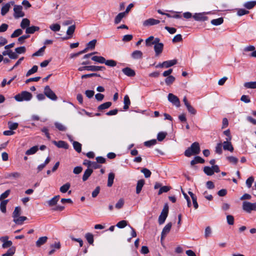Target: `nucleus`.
Returning a JSON list of instances; mask_svg holds the SVG:
<instances>
[{
    "label": "nucleus",
    "instance_id": "1",
    "mask_svg": "<svg viewBox=\"0 0 256 256\" xmlns=\"http://www.w3.org/2000/svg\"><path fill=\"white\" fill-rule=\"evenodd\" d=\"M200 151V144L198 142H194L184 152V155L187 157H190L192 155L198 154Z\"/></svg>",
    "mask_w": 256,
    "mask_h": 256
},
{
    "label": "nucleus",
    "instance_id": "2",
    "mask_svg": "<svg viewBox=\"0 0 256 256\" xmlns=\"http://www.w3.org/2000/svg\"><path fill=\"white\" fill-rule=\"evenodd\" d=\"M32 97V94L27 91H23L14 96V99L18 102L29 101Z\"/></svg>",
    "mask_w": 256,
    "mask_h": 256
},
{
    "label": "nucleus",
    "instance_id": "3",
    "mask_svg": "<svg viewBox=\"0 0 256 256\" xmlns=\"http://www.w3.org/2000/svg\"><path fill=\"white\" fill-rule=\"evenodd\" d=\"M160 40L159 38H155L154 40L152 42V44H154V50L156 56H158L160 54L164 48V44L162 42H160Z\"/></svg>",
    "mask_w": 256,
    "mask_h": 256
},
{
    "label": "nucleus",
    "instance_id": "4",
    "mask_svg": "<svg viewBox=\"0 0 256 256\" xmlns=\"http://www.w3.org/2000/svg\"><path fill=\"white\" fill-rule=\"evenodd\" d=\"M242 210L248 213H250L252 210L256 211V202L252 203L249 202L244 201L242 202Z\"/></svg>",
    "mask_w": 256,
    "mask_h": 256
},
{
    "label": "nucleus",
    "instance_id": "5",
    "mask_svg": "<svg viewBox=\"0 0 256 256\" xmlns=\"http://www.w3.org/2000/svg\"><path fill=\"white\" fill-rule=\"evenodd\" d=\"M168 206L167 204H165L160 216L158 217V223L160 224H163L168 215Z\"/></svg>",
    "mask_w": 256,
    "mask_h": 256
},
{
    "label": "nucleus",
    "instance_id": "6",
    "mask_svg": "<svg viewBox=\"0 0 256 256\" xmlns=\"http://www.w3.org/2000/svg\"><path fill=\"white\" fill-rule=\"evenodd\" d=\"M44 94L46 96L52 100L54 101L58 99L57 96L48 86H45L44 88Z\"/></svg>",
    "mask_w": 256,
    "mask_h": 256
},
{
    "label": "nucleus",
    "instance_id": "7",
    "mask_svg": "<svg viewBox=\"0 0 256 256\" xmlns=\"http://www.w3.org/2000/svg\"><path fill=\"white\" fill-rule=\"evenodd\" d=\"M22 7L20 5H15L14 8V16L16 18L23 17L24 16V12L22 11Z\"/></svg>",
    "mask_w": 256,
    "mask_h": 256
},
{
    "label": "nucleus",
    "instance_id": "8",
    "mask_svg": "<svg viewBox=\"0 0 256 256\" xmlns=\"http://www.w3.org/2000/svg\"><path fill=\"white\" fill-rule=\"evenodd\" d=\"M168 101L171 102L173 105L176 107L180 106V101L179 98L176 96L170 93L168 94Z\"/></svg>",
    "mask_w": 256,
    "mask_h": 256
},
{
    "label": "nucleus",
    "instance_id": "9",
    "mask_svg": "<svg viewBox=\"0 0 256 256\" xmlns=\"http://www.w3.org/2000/svg\"><path fill=\"white\" fill-rule=\"evenodd\" d=\"M160 21L153 18H150L143 22L142 25L144 26H149L158 24Z\"/></svg>",
    "mask_w": 256,
    "mask_h": 256
},
{
    "label": "nucleus",
    "instance_id": "10",
    "mask_svg": "<svg viewBox=\"0 0 256 256\" xmlns=\"http://www.w3.org/2000/svg\"><path fill=\"white\" fill-rule=\"evenodd\" d=\"M0 240L3 242L2 247L4 248L10 247L12 246V242L11 240H8V236H4L0 238Z\"/></svg>",
    "mask_w": 256,
    "mask_h": 256
},
{
    "label": "nucleus",
    "instance_id": "11",
    "mask_svg": "<svg viewBox=\"0 0 256 256\" xmlns=\"http://www.w3.org/2000/svg\"><path fill=\"white\" fill-rule=\"evenodd\" d=\"M76 29L75 25H72L68 28V29L66 31V34L68 36L63 37L62 38V40H66L72 37L73 34L74 32Z\"/></svg>",
    "mask_w": 256,
    "mask_h": 256
},
{
    "label": "nucleus",
    "instance_id": "12",
    "mask_svg": "<svg viewBox=\"0 0 256 256\" xmlns=\"http://www.w3.org/2000/svg\"><path fill=\"white\" fill-rule=\"evenodd\" d=\"M52 143L58 148H63L66 150L68 148V143L63 140H60L58 142L54 140Z\"/></svg>",
    "mask_w": 256,
    "mask_h": 256
},
{
    "label": "nucleus",
    "instance_id": "13",
    "mask_svg": "<svg viewBox=\"0 0 256 256\" xmlns=\"http://www.w3.org/2000/svg\"><path fill=\"white\" fill-rule=\"evenodd\" d=\"M172 226V224L171 222H169L165 226L161 233V238H164L170 232Z\"/></svg>",
    "mask_w": 256,
    "mask_h": 256
},
{
    "label": "nucleus",
    "instance_id": "14",
    "mask_svg": "<svg viewBox=\"0 0 256 256\" xmlns=\"http://www.w3.org/2000/svg\"><path fill=\"white\" fill-rule=\"evenodd\" d=\"M122 72L125 75L130 77H132L136 75L134 70L128 67L122 68Z\"/></svg>",
    "mask_w": 256,
    "mask_h": 256
},
{
    "label": "nucleus",
    "instance_id": "15",
    "mask_svg": "<svg viewBox=\"0 0 256 256\" xmlns=\"http://www.w3.org/2000/svg\"><path fill=\"white\" fill-rule=\"evenodd\" d=\"M10 3L12 5L14 4V2H8L4 5L1 9V14L2 16H4L9 11V10L10 8Z\"/></svg>",
    "mask_w": 256,
    "mask_h": 256
},
{
    "label": "nucleus",
    "instance_id": "16",
    "mask_svg": "<svg viewBox=\"0 0 256 256\" xmlns=\"http://www.w3.org/2000/svg\"><path fill=\"white\" fill-rule=\"evenodd\" d=\"M223 148L224 150H229L230 152H233L234 148L230 140H226L222 144Z\"/></svg>",
    "mask_w": 256,
    "mask_h": 256
},
{
    "label": "nucleus",
    "instance_id": "17",
    "mask_svg": "<svg viewBox=\"0 0 256 256\" xmlns=\"http://www.w3.org/2000/svg\"><path fill=\"white\" fill-rule=\"evenodd\" d=\"M48 237L46 236L40 237L36 242V245L38 248L40 247L44 244L48 240Z\"/></svg>",
    "mask_w": 256,
    "mask_h": 256
},
{
    "label": "nucleus",
    "instance_id": "18",
    "mask_svg": "<svg viewBox=\"0 0 256 256\" xmlns=\"http://www.w3.org/2000/svg\"><path fill=\"white\" fill-rule=\"evenodd\" d=\"M193 18L197 21H205L208 19V18L202 13L195 14L193 16Z\"/></svg>",
    "mask_w": 256,
    "mask_h": 256
},
{
    "label": "nucleus",
    "instance_id": "19",
    "mask_svg": "<svg viewBox=\"0 0 256 256\" xmlns=\"http://www.w3.org/2000/svg\"><path fill=\"white\" fill-rule=\"evenodd\" d=\"M93 172V170L91 168H88L84 172V174L82 176V180L84 182L88 180V178L91 176Z\"/></svg>",
    "mask_w": 256,
    "mask_h": 256
},
{
    "label": "nucleus",
    "instance_id": "20",
    "mask_svg": "<svg viewBox=\"0 0 256 256\" xmlns=\"http://www.w3.org/2000/svg\"><path fill=\"white\" fill-rule=\"evenodd\" d=\"M60 198V196L57 195V196H56L54 197H53L50 200H48L47 202V203H48V206H55L57 204L58 202V201Z\"/></svg>",
    "mask_w": 256,
    "mask_h": 256
},
{
    "label": "nucleus",
    "instance_id": "21",
    "mask_svg": "<svg viewBox=\"0 0 256 256\" xmlns=\"http://www.w3.org/2000/svg\"><path fill=\"white\" fill-rule=\"evenodd\" d=\"M176 60H169L164 61L163 62V65L164 68H168L176 64Z\"/></svg>",
    "mask_w": 256,
    "mask_h": 256
},
{
    "label": "nucleus",
    "instance_id": "22",
    "mask_svg": "<svg viewBox=\"0 0 256 256\" xmlns=\"http://www.w3.org/2000/svg\"><path fill=\"white\" fill-rule=\"evenodd\" d=\"M144 184V180H140L138 181L136 187V193L138 194L141 192L142 188Z\"/></svg>",
    "mask_w": 256,
    "mask_h": 256
},
{
    "label": "nucleus",
    "instance_id": "23",
    "mask_svg": "<svg viewBox=\"0 0 256 256\" xmlns=\"http://www.w3.org/2000/svg\"><path fill=\"white\" fill-rule=\"evenodd\" d=\"M204 162V159H203L201 157H200L199 156H196L194 157V159L192 160L190 162V164L192 166H194L195 164H196L198 163L203 164Z\"/></svg>",
    "mask_w": 256,
    "mask_h": 256
},
{
    "label": "nucleus",
    "instance_id": "24",
    "mask_svg": "<svg viewBox=\"0 0 256 256\" xmlns=\"http://www.w3.org/2000/svg\"><path fill=\"white\" fill-rule=\"evenodd\" d=\"M27 219V218L24 216H19L18 217L15 218H14V222L16 224H23V222L26 220Z\"/></svg>",
    "mask_w": 256,
    "mask_h": 256
},
{
    "label": "nucleus",
    "instance_id": "25",
    "mask_svg": "<svg viewBox=\"0 0 256 256\" xmlns=\"http://www.w3.org/2000/svg\"><path fill=\"white\" fill-rule=\"evenodd\" d=\"M112 102H106L104 104H100L98 107V110L99 111H102V110L107 109V108H109L112 106Z\"/></svg>",
    "mask_w": 256,
    "mask_h": 256
},
{
    "label": "nucleus",
    "instance_id": "26",
    "mask_svg": "<svg viewBox=\"0 0 256 256\" xmlns=\"http://www.w3.org/2000/svg\"><path fill=\"white\" fill-rule=\"evenodd\" d=\"M39 30L40 28L36 26H28L26 28V32L28 34H32Z\"/></svg>",
    "mask_w": 256,
    "mask_h": 256
},
{
    "label": "nucleus",
    "instance_id": "27",
    "mask_svg": "<svg viewBox=\"0 0 256 256\" xmlns=\"http://www.w3.org/2000/svg\"><path fill=\"white\" fill-rule=\"evenodd\" d=\"M142 52L140 50H134L132 54V57L134 59L138 60L142 58Z\"/></svg>",
    "mask_w": 256,
    "mask_h": 256
},
{
    "label": "nucleus",
    "instance_id": "28",
    "mask_svg": "<svg viewBox=\"0 0 256 256\" xmlns=\"http://www.w3.org/2000/svg\"><path fill=\"white\" fill-rule=\"evenodd\" d=\"M38 146H34L26 152V154L28 156L34 154L38 152Z\"/></svg>",
    "mask_w": 256,
    "mask_h": 256
},
{
    "label": "nucleus",
    "instance_id": "29",
    "mask_svg": "<svg viewBox=\"0 0 256 256\" xmlns=\"http://www.w3.org/2000/svg\"><path fill=\"white\" fill-rule=\"evenodd\" d=\"M114 174L113 172H110L108 175V180L107 186L108 187H111L114 183Z\"/></svg>",
    "mask_w": 256,
    "mask_h": 256
},
{
    "label": "nucleus",
    "instance_id": "30",
    "mask_svg": "<svg viewBox=\"0 0 256 256\" xmlns=\"http://www.w3.org/2000/svg\"><path fill=\"white\" fill-rule=\"evenodd\" d=\"M90 71L92 72H97L106 70V67L104 66H90Z\"/></svg>",
    "mask_w": 256,
    "mask_h": 256
},
{
    "label": "nucleus",
    "instance_id": "31",
    "mask_svg": "<svg viewBox=\"0 0 256 256\" xmlns=\"http://www.w3.org/2000/svg\"><path fill=\"white\" fill-rule=\"evenodd\" d=\"M171 12L174 14H170L167 13L166 14V16L168 18H182V16L180 14L181 13L180 12L171 11Z\"/></svg>",
    "mask_w": 256,
    "mask_h": 256
},
{
    "label": "nucleus",
    "instance_id": "32",
    "mask_svg": "<svg viewBox=\"0 0 256 256\" xmlns=\"http://www.w3.org/2000/svg\"><path fill=\"white\" fill-rule=\"evenodd\" d=\"M92 60L100 64H104L106 59L102 56H93Z\"/></svg>",
    "mask_w": 256,
    "mask_h": 256
},
{
    "label": "nucleus",
    "instance_id": "33",
    "mask_svg": "<svg viewBox=\"0 0 256 256\" xmlns=\"http://www.w3.org/2000/svg\"><path fill=\"white\" fill-rule=\"evenodd\" d=\"M124 109L125 110H128L129 108L130 104V98L128 95H126L124 96Z\"/></svg>",
    "mask_w": 256,
    "mask_h": 256
},
{
    "label": "nucleus",
    "instance_id": "34",
    "mask_svg": "<svg viewBox=\"0 0 256 256\" xmlns=\"http://www.w3.org/2000/svg\"><path fill=\"white\" fill-rule=\"evenodd\" d=\"M126 14L124 12L119 13L115 18L114 23L119 24L125 16Z\"/></svg>",
    "mask_w": 256,
    "mask_h": 256
},
{
    "label": "nucleus",
    "instance_id": "35",
    "mask_svg": "<svg viewBox=\"0 0 256 256\" xmlns=\"http://www.w3.org/2000/svg\"><path fill=\"white\" fill-rule=\"evenodd\" d=\"M256 4V1H249L244 3V6L248 10L252 9Z\"/></svg>",
    "mask_w": 256,
    "mask_h": 256
},
{
    "label": "nucleus",
    "instance_id": "36",
    "mask_svg": "<svg viewBox=\"0 0 256 256\" xmlns=\"http://www.w3.org/2000/svg\"><path fill=\"white\" fill-rule=\"evenodd\" d=\"M244 86L246 88H256V82H246L244 84Z\"/></svg>",
    "mask_w": 256,
    "mask_h": 256
},
{
    "label": "nucleus",
    "instance_id": "37",
    "mask_svg": "<svg viewBox=\"0 0 256 256\" xmlns=\"http://www.w3.org/2000/svg\"><path fill=\"white\" fill-rule=\"evenodd\" d=\"M70 187V184L69 182H67L60 188V190L62 193H66L68 192Z\"/></svg>",
    "mask_w": 256,
    "mask_h": 256
},
{
    "label": "nucleus",
    "instance_id": "38",
    "mask_svg": "<svg viewBox=\"0 0 256 256\" xmlns=\"http://www.w3.org/2000/svg\"><path fill=\"white\" fill-rule=\"evenodd\" d=\"M85 238L87 240L88 242L90 244H92L94 243V236L92 234L88 232L85 234Z\"/></svg>",
    "mask_w": 256,
    "mask_h": 256
},
{
    "label": "nucleus",
    "instance_id": "39",
    "mask_svg": "<svg viewBox=\"0 0 256 256\" xmlns=\"http://www.w3.org/2000/svg\"><path fill=\"white\" fill-rule=\"evenodd\" d=\"M224 20L222 18L214 19L211 20V24L214 26H219L223 23Z\"/></svg>",
    "mask_w": 256,
    "mask_h": 256
},
{
    "label": "nucleus",
    "instance_id": "40",
    "mask_svg": "<svg viewBox=\"0 0 256 256\" xmlns=\"http://www.w3.org/2000/svg\"><path fill=\"white\" fill-rule=\"evenodd\" d=\"M73 146L74 149L78 152H80L82 151V144L76 141L73 142Z\"/></svg>",
    "mask_w": 256,
    "mask_h": 256
},
{
    "label": "nucleus",
    "instance_id": "41",
    "mask_svg": "<svg viewBox=\"0 0 256 256\" xmlns=\"http://www.w3.org/2000/svg\"><path fill=\"white\" fill-rule=\"evenodd\" d=\"M30 24V22L28 18H24L21 23L20 26L22 28L24 29L27 28Z\"/></svg>",
    "mask_w": 256,
    "mask_h": 256
},
{
    "label": "nucleus",
    "instance_id": "42",
    "mask_svg": "<svg viewBox=\"0 0 256 256\" xmlns=\"http://www.w3.org/2000/svg\"><path fill=\"white\" fill-rule=\"evenodd\" d=\"M175 78L172 76H169L165 79V82L168 86L172 84L175 80Z\"/></svg>",
    "mask_w": 256,
    "mask_h": 256
},
{
    "label": "nucleus",
    "instance_id": "43",
    "mask_svg": "<svg viewBox=\"0 0 256 256\" xmlns=\"http://www.w3.org/2000/svg\"><path fill=\"white\" fill-rule=\"evenodd\" d=\"M50 28L53 32H58L60 29V26L58 24H54L50 26Z\"/></svg>",
    "mask_w": 256,
    "mask_h": 256
},
{
    "label": "nucleus",
    "instance_id": "44",
    "mask_svg": "<svg viewBox=\"0 0 256 256\" xmlns=\"http://www.w3.org/2000/svg\"><path fill=\"white\" fill-rule=\"evenodd\" d=\"M204 172L208 176H212L214 174L212 167L208 166L204 167Z\"/></svg>",
    "mask_w": 256,
    "mask_h": 256
},
{
    "label": "nucleus",
    "instance_id": "45",
    "mask_svg": "<svg viewBox=\"0 0 256 256\" xmlns=\"http://www.w3.org/2000/svg\"><path fill=\"white\" fill-rule=\"evenodd\" d=\"M8 124L10 130H16L18 126V123L12 122H8Z\"/></svg>",
    "mask_w": 256,
    "mask_h": 256
},
{
    "label": "nucleus",
    "instance_id": "46",
    "mask_svg": "<svg viewBox=\"0 0 256 256\" xmlns=\"http://www.w3.org/2000/svg\"><path fill=\"white\" fill-rule=\"evenodd\" d=\"M38 67L37 66H34L32 68L29 70L26 74V76H28L38 71Z\"/></svg>",
    "mask_w": 256,
    "mask_h": 256
},
{
    "label": "nucleus",
    "instance_id": "47",
    "mask_svg": "<svg viewBox=\"0 0 256 256\" xmlns=\"http://www.w3.org/2000/svg\"><path fill=\"white\" fill-rule=\"evenodd\" d=\"M21 208L20 206H16L15 208L14 211L12 213V217L14 218L18 217L20 214Z\"/></svg>",
    "mask_w": 256,
    "mask_h": 256
},
{
    "label": "nucleus",
    "instance_id": "48",
    "mask_svg": "<svg viewBox=\"0 0 256 256\" xmlns=\"http://www.w3.org/2000/svg\"><path fill=\"white\" fill-rule=\"evenodd\" d=\"M167 135V133L166 132H161L158 133L157 135V139L158 141L162 142L164 140Z\"/></svg>",
    "mask_w": 256,
    "mask_h": 256
},
{
    "label": "nucleus",
    "instance_id": "49",
    "mask_svg": "<svg viewBox=\"0 0 256 256\" xmlns=\"http://www.w3.org/2000/svg\"><path fill=\"white\" fill-rule=\"evenodd\" d=\"M170 189V187L168 186H161V188H160L158 194L160 195L162 194L163 192H166L168 191H169Z\"/></svg>",
    "mask_w": 256,
    "mask_h": 256
},
{
    "label": "nucleus",
    "instance_id": "50",
    "mask_svg": "<svg viewBox=\"0 0 256 256\" xmlns=\"http://www.w3.org/2000/svg\"><path fill=\"white\" fill-rule=\"evenodd\" d=\"M8 200H4L0 202V208L2 212L5 213L6 212V205Z\"/></svg>",
    "mask_w": 256,
    "mask_h": 256
},
{
    "label": "nucleus",
    "instance_id": "51",
    "mask_svg": "<svg viewBox=\"0 0 256 256\" xmlns=\"http://www.w3.org/2000/svg\"><path fill=\"white\" fill-rule=\"evenodd\" d=\"M96 40H93L90 42H88L86 45L87 48L92 50L94 48L96 44Z\"/></svg>",
    "mask_w": 256,
    "mask_h": 256
},
{
    "label": "nucleus",
    "instance_id": "52",
    "mask_svg": "<svg viewBox=\"0 0 256 256\" xmlns=\"http://www.w3.org/2000/svg\"><path fill=\"white\" fill-rule=\"evenodd\" d=\"M141 172L144 174L146 178H150L152 174L151 172L146 168H143L141 170Z\"/></svg>",
    "mask_w": 256,
    "mask_h": 256
},
{
    "label": "nucleus",
    "instance_id": "53",
    "mask_svg": "<svg viewBox=\"0 0 256 256\" xmlns=\"http://www.w3.org/2000/svg\"><path fill=\"white\" fill-rule=\"evenodd\" d=\"M22 34V30L21 29H17L15 30L14 32L11 34V38H14L18 37Z\"/></svg>",
    "mask_w": 256,
    "mask_h": 256
},
{
    "label": "nucleus",
    "instance_id": "54",
    "mask_svg": "<svg viewBox=\"0 0 256 256\" xmlns=\"http://www.w3.org/2000/svg\"><path fill=\"white\" fill-rule=\"evenodd\" d=\"M54 126L56 127L60 131H66V128L62 124L58 122H56L54 123Z\"/></svg>",
    "mask_w": 256,
    "mask_h": 256
},
{
    "label": "nucleus",
    "instance_id": "55",
    "mask_svg": "<svg viewBox=\"0 0 256 256\" xmlns=\"http://www.w3.org/2000/svg\"><path fill=\"white\" fill-rule=\"evenodd\" d=\"M104 64L109 66L111 67H114L116 66V62L112 60H106Z\"/></svg>",
    "mask_w": 256,
    "mask_h": 256
},
{
    "label": "nucleus",
    "instance_id": "56",
    "mask_svg": "<svg viewBox=\"0 0 256 256\" xmlns=\"http://www.w3.org/2000/svg\"><path fill=\"white\" fill-rule=\"evenodd\" d=\"M227 160L231 164H236L238 162V159L233 156H229L226 157Z\"/></svg>",
    "mask_w": 256,
    "mask_h": 256
},
{
    "label": "nucleus",
    "instance_id": "57",
    "mask_svg": "<svg viewBox=\"0 0 256 256\" xmlns=\"http://www.w3.org/2000/svg\"><path fill=\"white\" fill-rule=\"evenodd\" d=\"M249 13V11L247 10L244 8H239L237 11V14L238 16H242L244 15L248 14Z\"/></svg>",
    "mask_w": 256,
    "mask_h": 256
},
{
    "label": "nucleus",
    "instance_id": "58",
    "mask_svg": "<svg viewBox=\"0 0 256 256\" xmlns=\"http://www.w3.org/2000/svg\"><path fill=\"white\" fill-rule=\"evenodd\" d=\"M222 143L220 142L218 143L216 146V150L215 152L216 154H222Z\"/></svg>",
    "mask_w": 256,
    "mask_h": 256
},
{
    "label": "nucleus",
    "instance_id": "59",
    "mask_svg": "<svg viewBox=\"0 0 256 256\" xmlns=\"http://www.w3.org/2000/svg\"><path fill=\"white\" fill-rule=\"evenodd\" d=\"M156 143V140L155 139L151 140H150L146 141L144 142L145 146L150 147L152 146L155 145Z\"/></svg>",
    "mask_w": 256,
    "mask_h": 256
},
{
    "label": "nucleus",
    "instance_id": "60",
    "mask_svg": "<svg viewBox=\"0 0 256 256\" xmlns=\"http://www.w3.org/2000/svg\"><path fill=\"white\" fill-rule=\"evenodd\" d=\"M46 48V46H43L40 48L37 52L32 54V56H40L42 55V53L44 52Z\"/></svg>",
    "mask_w": 256,
    "mask_h": 256
},
{
    "label": "nucleus",
    "instance_id": "61",
    "mask_svg": "<svg viewBox=\"0 0 256 256\" xmlns=\"http://www.w3.org/2000/svg\"><path fill=\"white\" fill-rule=\"evenodd\" d=\"M127 225V222L126 220H122L119 222H118L116 225V226L120 228H124L125 226H126Z\"/></svg>",
    "mask_w": 256,
    "mask_h": 256
},
{
    "label": "nucleus",
    "instance_id": "62",
    "mask_svg": "<svg viewBox=\"0 0 256 256\" xmlns=\"http://www.w3.org/2000/svg\"><path fill=\"white\" fill-rule=\"evenodd\" d=\"M124 204V200L122 198H120L118 200L117 203L116 204V208L117 209L122 208Z\"/></svg>",
    "mask_w": 256,
    "mask_h": 256
},
{
    "label": "nucleus",
    "instance_id": "63",
    "mask_svg": "<svg viewBox=\"0 0 256 256\" xmlns=\"http://www.w3.org/2000/svg\"><path fill=\"white\" fill-rule=\"evenodd\" d=\"M186 108L188 110V112L192 114H196V110L194 109V108H193L190 104L186 106Z\"/></svg>",
    "mask_w": 256,
    "mask_h": 256
},
{
    "label": "nucleus",
    "instance_id": "64",
    "mask_svg": "<svg viewBox=\"0 0 256 256\" xmlns=\"http://www.w3.org/2000/svg\"><path fill=\"white\" fill-rule=\"evenodd\" d=\"M26 48L24 46L16 48L15 49V52H16V53L17 54H24L26 52Z\"/></svg>",
    "mask_w": 256,
    "mask_h": 256
}]
</instances>
